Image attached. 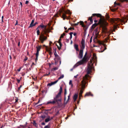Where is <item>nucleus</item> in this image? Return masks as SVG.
<instances>
[{
  "label": "nucleus",
  "instance_id": "f257e3e1",
  "mask_svg": "<svg viewBox=\"0 0 128 128\" xmlns=\"http://www.w3.org/2000/svg\"><path fill=\"white\" fill-rule=\"evenodd\" d=\"M93 65L88 64L87 68L86 69L87 74L84 77L83 80L82 81V89L80 90V94H82L86 85L87 83L88 82L86 80H88V78L91 77L88 74H90L92 72V70L94 69Z\"/></svg>",
  "mask_w": 128,
  "mask_h": 128
},
{
  "label": "nucleus",
  "instance_id": "f03ea898",
  "mask_svg": "<svg viewBox=\"0 0 128 128\" xmlns=\"http://www.w3.org/2000/svg\"><path fill=\"white\" fill-rule=\"evenodd\" d=\"M40 27L42 28H44V29L43 30L42 33L40 34L39 38L40 40L39 42L43 43L47 39V37L44 35H46L48 31L46 28V26L43 25L42 24H41L40 25L38 26V28H40Z\"/></svg>",
  "mask_w": 128,
  "mask_h": 128
},
{
  "label": "nucleus",
  "instance_id": "7ed1b4c3",
  "mask_svg": "<svg viewBox=\"0 0 128 128\" xmlns=\"http://www.w3.org/2000/svg\"><path fill=\"white\" fill-rule=\"evenodd\" d=\"M127 20H128V16L123 18L122 19H120L118 18H115L113 20V21L115 24V26H116L118 25L117 24L119 22H123L125 24V23L127 22Z\"/></svg>",
  "mask_w": 128,
  "mask_h": 128
},
{
  "label": "nucleus",
  "instance_id": "20e7f679",
  "mask_svg": "<svg viewBox=\"0 0 128 128\" xmlns=\"http://www.w3.org/2000/svg\"><path fill=\"white\" fill-rule=\"evenodd\" d=\"M81 44H82L81 49L80 51L79 54L78 56V58L80 59L82 58L83 57V50L85 48V41L83 39H82L81 41Z\"/></svg>",
  "mask_w": 128,
  "mask_h": 128
},
{
  "label": "nucleus",
  "instance_id": "39448f33",
  "mask_svg": "<svg viewBox=\"0 0 128 128\" xmlns=\"http://www.w3.org/2000/svg\"><path fill=\"white\" fill-rule=\"evenodd\" d=\"M61 94L58 93L56 96V97L54 98V100L57 102L58 104V102H61Z\"/></svg>",
  "mask_w": 128,
  "mask_h": 128
},
{
  "label": "nucleus",
  "instance_id": "423d86ee",
  "mask_svg": "<svg viewBox=\"0 0 128 128\" xmlns=\"http://www.w3.org/2000/svg\"><path fill=\"white\" fill-rule=\"evenodd\" d=\"M99 22L102 26L106 30V26H107L108 24L107 22L101 20V18H100V19L99 20Z\"/></svg>",
  "mask_w": 128,
  "mask_h": 128
},
{
  "label": "nucleus",
  "instance_id": "0eeeda50",
  "mask_svg": "<svg viewBox=\"0 0 128 128\" xmlns=\"http://www.w3.org/2000/svg\"><path fill=\"white\" fill-rule=\"evenodd\" d=\"M56 50V49L55 48L54 52V55L55 56L56 58H57V59L58 60V62H59L60 63L59 64H60L61 63V60L60 59V58L57 54Z\"/></svg>",
  "mask_w": 128,
  "mask_h": 128
},
{
  "label": "nucleus",
  "instance_id": "6e6552de",
  "mask_svg": "<svg viewBox=\"0 0 128 128\" xmlns=\"http://www.w3.org/2000/svg\"><path fill=\"white\" fill-rule=\"evenodd\" d=\"M80 25H82V27L84 28V29L86 30H87L88 28V26L90 24H88L87 25H84L82 21H80Z\"/></svg>",
  "mask_w": 128,
  "mask_h": 128
},
{
  "label": "nucleus",
  "instance_id": "1a4fd4ad",
  "mask_svg": "<svg viewBox=\"0 0 128 128\" xmlns=\"http://www.w3.org/2000/svg\"><path fill=\"white\" fill-rule=\"evenodd\" d=\"M58 81V80H57L54 82H51L50 83H49L48 84V86H52V85H53V84H56V83Z\"/></svg>",
  "mask_w": 128,
  "mask_h": 128
},
{
  "label": "nucleus",
  "instance_id": "9d476101",
  "mask_svg": "<svg viewBox=\"0 0 128 128\" xmlns=\"http://www.w3.org/2000/svg\"><path fill=\"white\" fill-rule=\"evenodd\" d=\"M71 94L70 93L69 94V95H68V98L67 100L66 101H65H65L64 100V104H66L68 103V101L70 99V97L71 96Z\"/></svg>",
  "mask_w": 128,
  "mask_h": 128
},
{
  "label": "nucleus",
  "instance_id": "9b49d317",
  "mask_svg": "<svg viewBox=\"0 0 128 128\" xmlns=\"http://www.w3.org/2000/svg\"><path fill=\"white\" fill-rule=\"evenodd\" d=\"M88 57H86L85 58H84V57H83L82 61L83 62L86 63L88 61Z\"/></svg>",
  "mask_w": 128,
  "mask_h": 128
},
{
  "label": "nucleus",
  "instance_id": "f8f14e48",
  "mask_svg": "<svg viewBox=\"0 0 128 128\" xmlns=\"http://www.w3.org/2000/svg\"><path fill=\"white\" fill-rule=\"evenodd\" d=\"M56 102L55 100H53L52 101H49L47 103V104H54Z\"/></svg>",
  "mask_w": 128,
  "mask_h": 128
},
{
  "label": "nucleus",
  "instance_id": "ddd939ff",
  "mask_svg": "<svg viewBox=\"0 0 128 128\" xmlns=\"http://www.w3.org/2000/svg\"><path fill=\"white\" fill-rule=\"evenodd\" d=\"M78 97V94H75L73 96V99L74 100V101H75L76 100Z\"/></svg>",
  "mask_w": 128,
  "mask_h": 128
},
{
  "label": "nucleus",
  "instance_id": "4468645a",
  "mask_svg": "<svg viewBox=\"0 0 128 128\" xmlns=\"http://www.w3.org/2000/svg\"><path fill=\"white\" fill-rule=\"evenodd\" d=\"M39 52L38 51H36V54H35L36 55V58H35V62H36L37 61V60L38 59V55L39 54Z\"/></svg>",
  "mask_w": 128,
  "mask_h": 128
},
{
  "label": "nucleus",
  "instance_id": "2eb2a0df",
  "mask_svg": "<svg viewBox=\"0 0 128 128\" xmlns=\"http://www.w3.org/2000/svg\"><path fill=\"white\" fill-rule=\"evenodd\" d=\"M93 96V94H92L90 92L88 93H86L84 95V97H85L86 96Z\"/></svg>",
  "mask_w": 128,
  "mask_h": 128
},
{
  "label": "nucleus",
  "instance_id": "dca6fc26",
  "mask_svg": "<svg viewBox=\"0 0 128 128\" xmlns=\"http://www.w3.org/2000/svg\"><path fill=\"white\" fill-rule=\"evenodd\" d=\"M78 45L76 44H75L74 45V47L77 51H79V50L78 48Z\"/></svg>",
  "mask_w": 128,
  "mask_h": 128
},
{
  "label": "nucleus",
  "instance_id": "f3484780",
  "mask_svg": "<svg viewBox=\"0 0 128 128\" xmlns=\"http://www.w3.org/2000/svg\"><path fill=\"white\" fill-rule=\"evenodd\" d=\"M34 19L32 20L30 25V26L28 27V28H32V25L34 24Z\"/></svg>",
  "mask_w": 128,
  "mask_h": 128
},
{
  "label": "nucleus",
  "instance_id": "a211bd4d",
  "mask_svg": "<svg viewBox=\"0 0 128 128\" xmlns=\"http://www.w3.org/2000/svg\"><path fill=\"white\" fill-rule=\"evenodd\" d=\"M64 100H66V95L67 94V91H66V88L64 89Z\"/></svg>",
  "mask_w": 128,
  "mask_h": 128
},
{
  "label": "nucleus",
  "instance_id": "6ab92c4d",
  "mask_svg": "<svg viewBox=\"0 0 128 128\" xmlns=\"http://www.w3.org/2000/svg\"><path fill=\"white\" fill-rule=\"evenodd\" d=\"M92 16H96L98 17H100L101 16V14H92Z\"/></svg>",
  "mask_w": 128,
  "mask_h": 128
},
{
  "label": "nucleus",
  "instance_id": "aec40b11",
  "mask_svg": "<svg viewBox=\"0 0 128 128\" xmlns=\"http://www.w3.org/2000/svg\"><path fill=\"white\" fill-rule=\"evenodd\" d=\"M50 120H51V119H50V117L49 116L47 118L45 119V122H47Z\"/></svg>",
  "mask_w": 128,
  "mask_h": 128
},
{
  "label": "nucleus",
  "instance_id": "412c9836",
  "mask_svg": "<svg viewBox=\"0 0 128 128\" xmlns=\"http://www.w3.org/2000/svg\"><path fill=\"white\" fill-rule=\"evenodd\" d=\"M94 32H95V34L96 35H98L99 33L98 28H97L94 30Z\"/></svg>",
  "mask_w": 128,
  "mask_h": 128
},
{
  "label": "nucleus",
  "instance_id": "4be33fe9",
  "mask_svg": "<svg viewBox=\"0 0 128 128\" xmlns=\"http://www.w3.org/2000/svg\"><path fill=\"white\" fill-rule=\"evenodd\" d=\"M77 65V64H75L73 66V68L70 69V71H72L74 69L76 68L77 66H78L79 65H80V64H78V65Z\"/></svg>",
  "mask_w": 128,
  "mask_h": 128
},
{
  "label": "nucleus",
  "instance_id": "5701e85b",
  "mask_svg": "<svg viewBox=\"0 0 128 128\" xmlns=\"http://www.w3.org/2000/svg\"><path fill=\"white\" fill-rule=\"evenodd\" d=\"M32 124L34 126L36 127H37L38 126L37 124L36 123V122L35 120H34L33 121V122L32 123Z\"/></svg>",
  "mask_w": 128,
  "mask_h": 128
},
{
  "label": "nucleus",
  "instance_id": "b1692460",
  "mask_svg": "<svg viewBox=\"0 0 128 128\" xmlns=\"http://www.w3.org/2000/svg\"><path fill=\"white\" fill-rule=\"evenodd\" d=\"M41 46H36V48H37V51L39 52L41 49Z\"/></svg>",
  "mask_w": 128,
  "mask_h": 128
},
{
  "label": "nucleus",
  "instance_id": "393cba45",
  "mask_svg": "<svg viewBox=\"0 0 128 128\" xmlns=\"http://www.w3.org/2000/svg\"><path fill=\"white\" fill-rule=\"evenodd\" d=\"M62 91V87L60 86V89L59 90V92L58 93L61 94Z\"/></svg>",
  "mask_w": 128,
  "mask_h": 128
},
{
  "label": "nucleus",
  "instance_id": "a878e982",
  "mask_svg": "<svg viewBox=\"0 0 128 128\" xmlns=\"http://www.w3.org/2000/svg\"><path fill=\"white\" fill-rule=\"evenodd\" d=\"M58 67H55V68H53L52 69V71L56 70H58Z\"/></svg>",
  "mask_w": 128,
  "mask_h": 128
},
{
  "label": "nucleus",
  "instance_id": "bb28decb",
  "mask_svg": "<svg viewBox=\"0 0 128 128\" xmlns=\"http://www.w3.org/2000/svg\"><path fill=\"white\" fill-rule=\"evenodd\" d=\"M64 77V74H62L61 76L58 78V80H59L60 79H61L63 78Z\"/></svg>",
  "mask_w": 128,
  "mask_h": 128
},
{
  "label": "nucleus",
  "instance_id": "cd10ccee",
  "mask_svg": "<svg viewBox=\"0 0 128 128\" xmlns=\"http://www.w3.org/2000/svg\"><path fill=\"white\" fill-rule=\"evenodd\" d=\"M97 24L96 23H95L93 24L92 25V27H94V28L95 27L97 26Z\"/></svg>",
  "mask_w": 128,
  "mask_h": 128
},
{
  "label": "nucleus",
  "instance_id": "c85d7f7f",
  "mask_svg": "<svg viewBox=\"0 0 128 128\" xmlns=\"http://www.w3.org/2000/svg\"><path fill=\"white\" fill-rule=\"evenodd\" d=\"M62 17L63 18V19L64 20L67 17L65 14H64L62 16Z\"/></svg>",
  "mask_w": 128,
  "mask_h": 128
},
{
  "label": "nucleus",
  "instance_id": "c756f323",
  "mask_svg": "<svg viewBox=\"0 0 128 128\" xmlns=\"http://www.w3.org/2000/svg\"><path fill=\"white\" fill-rule=\"evenodd\" d=\"M50 124H48V125L45 126L44 128H50Z\"/></svg>",
  "mask_w": 128,
  "mask_h": 128
},
{
  "label": "nucleus",
  "instance_id": "7c9ffc66",
  "mask_svg": "<svg viewBox=\"0 0 128 128\" xmlns=\"http://www.w3.org/2000/svg\"><path fill=\"white\" fill-rule=\"evenodd\" d=\"M76 64H83L82 63L81 61H80L78 62H77Z\"/></svg>",
  "mask_w": 128,
  "mask_h": 128
},
{
  "label": "nucleus",
  "instance_id": "2f4dec72",
  "mask_svg": "<svg viewBox=\"0 0 128 128\" xmlns=\"http://www.w3.org/2000/svg\"><path fill=\"white\" fill-rule=\"evenodd\" d=\"M15 102L14 103L16 104V102H18V98H16L15 99Z\"/></svg>",
  "mask_w": 128,
  "mask_h": 128
},
{
  "label": "nucleus",
  "instance_id": "473e14b6",
  "mask_svg": "<svg viewBox=\"0 0 128 128\" xmlns=\"http://www.w3.org/2000/svg\"><path fill=\"white\" fill-rule=\"evenodd\" d=\"M69 84L70 85H71L72 86V81L71 80H70V82H69Z\"/></svg>",
  "mask_w": 128,
  "mask_h": 128
},
{
  "label": "nucleus",
  "instance_id": "72a5a7b5",
  "mask_svg": "<svg viewBox=\"0 0 128 128\" xmlns=\"http://www.w3.org/2000/svg\"><path fill=\"white\" fill-rule=\"evenodd\" d=\"M79 23V22H78L77 23L74 24V26H78V24Z\"/></svg>",
  "mask_w": 128,
  "mask_h": 128
},
{
  "label": "nucleus",
  "instance_id": "f704fd0d",
  "mask_svg": "<svg viewBox=\"0 0 128 128\" xmlns=\"http://www.w3.org/2000/svg\"><path fill=\"white\" fill-rule=\"evenodd\" d=\"M56 46H57V48H58V50H60V49H61V47H59V46L58 45H57L56 44Z\"/></svg>",
  "mask_w": 128,
  "mask_h": 128
},
{
  "label": "nucleus",
  "instance_id": "c9c22d12",
  "mask_svg": "<svg viewBox=\"0 0 128 128\" xmlns=\"http://www.w3.org/2000/svg\"><path fill=\"white\" fill-rule=\"evenodd\" d=\"M41 117L43 119H44L46 118V116L44 115H42L41 116Z\"/></svg>",
  "mask_w": 128,
  "mask_h": 128
},
{
  "label": "nucleus",
  "instance_id": "e433bc0d",
  "mask_svg": "<svg viewBox=\"0 0 128 128\" xmlns=\"http://www.w3.org/2000/svg\"><path fill=\"white\" fill-rule=\"evenodd\" d=\"M23 66H21L20 67V68L17 70L18 72H20V70L22 68Z\"/></svg>",
  "mask_w": 128,
  "mask_h": 128
},
{
  "label": "nucleus",
  "instance_id": "4c0bfd02",
  "mask_svg": "<svg viewBox=\"0 0 128 128\" xmlns=\"http://www.w3.org/2000/svg\"><path fill=\"white\" fill-rule=\"evenodd\" d=\"M38 24V23L37 22H36L34 24L32 25V27L33 26H35L36 24Z\"/></svg>",
  "mask_w": 128,
  "mask_h": 128
},
{
  "label": "nucleus",
  "instance_id": "58836bf2",
  "mask_svg": "<svg viewBox=\"0 0 128 128\" xmlns=\"http://www.w3.org/2000/svg\"><path fill=\"white\" fill-rule=\"evenodd\" d=\"M94 28V27H92V26H91V28H90V30H91V31H92L93 30V29Z\"/></svg>",
  "mask_w": 128,
  "mask_h": 128
},
{
  "label": "nucleus",
  "instance_id": "ea45409f",
  "mask_svg": "<svg viewBox=\"0 0 128 128\" xmlns=\"http://www.w3.org/2000/svg\"><path fill=\"white\" fill-rule=\"evenodd\" d=\"M87 54V52H86L85 54L84 55V58H85L86 57H88L87 56H86Z\"/></svg>",
  "mask_w": 128,
  "mask_h": 128
},
{
  "label": "nucleus",
  "instance_id": "a19ab883",
  "mask_svg": "<svg viewBox=\"0 0 128 128\" xmlns=\"http://www.w3.org/2000/svg\"><path fill=\"white\" fill-rule=\"evenodd\" d=\"M50 74V72H49L48 74H44V76H48V75Z\"/></svg>",
  "mask_w": 128,
  "mask_h": 128
},
{
  "label": "nucleus",
  "instance_id": "79ce46f5",
  "mask_svg": "<svg viewBox=\"0 0 128 128\" xmlns=\"http://www.w3.org/2000/svg\"><path fill=\"white\" fill-rule=\"evenodd\" d=\"M58 42L59 44L60 47H61L62 46V44L61 42Z\"/></svg>",
  "mask_w": 128,
  "mask_h": 128
},
{
  "label": "nucleus",
  "instance_id": "37998d69",
  "mask_svg": "<svg viewBox=\"0 0 128 128\" xmlns=\"http://www.w3.org/2000/svg\"><path fill=\"white\" fill-rule=\"evenodd\" d=\"M20 7L21 8L22 6V3L21 2H20Z\"/></svg>",
  "mask_w": 128,
  "mask_h": 128
},
{
  "label": "nucleus",
  "instance_id": "c03bdc74",
  "mask_svg": "<svg viewBox=\"0 0 128 128\" xmlns=\"http://www.w3.org/2000/svg\"><path fill=\"white\" fill-rule=\"evenodd\" d=\"M92 16L90 17L89 18L88 20H92Z\"/></svg>",
  "mask_w": 128,
  "mask_h": 128
},
{
  "label": "nucleus",
  "instance_id": "a18cd8bd",
  "mask_svg": "<svg viewBox=\"0 0 128 128\" xmlns=\"http://www.w3.org/2000/svg\"><path fill=\"white\" fill-rule=\"evenodd\" d=\"M82 96V94H79V99L80 100V97Z\"/></svg>",
  "mask_w": 128,
  "mask_h": 128
},
{
  "label": "nucleus",
  "instance_id": "49530a36",
  "mask_svg": "<svg viewBox=\"0 0 128 128\" xmlns=\"http://www.w3.org/2000/svg\"><path fill=\"white\" fill-rule=\"evenodd\" d=\"M70 35V37L69 39L71 40V39L72 38V35Z\"/></svg>",
  "mask_w": 128,
  "mask_h": 128
},
{
  "label": "nucleus",
  "instance_id": "de8ad7c7",
  "mask_svg": "<svg viewBox=\"0 0 128 128\" xmlns=\"http://www.w3.org/2000/svg\"><path fill=\"white\" fill-rule=\"evenodd\" d=\"M72 29H73V30H74V28H68V30H72Z\"/></svg>",
  "mask_w": 128,
  "mask_h": 128
},
{
  "label": "nucleus",
  "instance_id": "09e8293b",
  "mask_svg": "<svg viewBox=\"0 0 128 128\" xmlns=\"http://www.w3.org/2000/svg\"><path fill=\"white\" fill-rule=\"evenodd\" d=\"M16 80L18 83H19L20 82V80H19L18 79H16Z\"/></svg>",
  "mask_w": 128,
  "mask_h": 128
},
{
  "label": "nucleus",
  "instance_id": "8fccbe9b",
  "mask_svg": "<svg viewBox=\"0 0 128 128\" xmlns=\"http://www.w3.org/2000/svg\"><path fill=\"white\" fill-rule=\"evenodd\" d=\"M117 4V3H116V2H114V7H116V6L117 5L116 4Z\"/></svg>",
  "mask_w": 128,
  "mask_h": 128
},
{
  "label": "nucleus",
  "instance_id": "3c124183",
  "mask_svg": "<svg viewBox=\"0 0 128 128\" xmlns=\"http://www.w3.org/2000/svg\"><path fill=\"white\" fill-rule=\"evenodd\" d=\"M92 36L90 38V42H91L92 41Z\"/></svg>",
  "mask_w": 128,
  "mask_h": 128
},
{
  "label": "nucleus",
  "instance_id": "603ef678",
  "mask_svg": "<svg viewBox=\"0 0 128 128\" xmlns=\"http://www.w3.org/2000/svg\"><path fill=\"white\" fill-rule=\"evenodd\" d=\"M22 85H20V87H19L18 88V90H20V88L21 87H22Z\"/></svg>",
  "mask_w": 128,
  "mask_h": 128
},
{
  "label": "nucleus",
  "instance_id": "864d4df0",
  "mask_svg": "<svg viewBox=\"0 0 128 128\" xmlns=\"http://www.w3.org/2000/svg\"><path fill=\"white\" fill-rule=\"evenodd\" d=\"M69 39H66V42H68H68H69Z\"/></svg>",
  "mask_w": 128,
  "mask_h": 128
},
{
  "label": "nucleus",
  "instance_id": "5fc2aeb1",
  "mask_svg": "<svg viewBox=\"0 0 128 128\" xmlns=\"http://www.w3.org/2000/svg\"><path fill=\"white\" fill-rule=\"evenodd\" d=\"M86 30H87L84 29V34H86Z\"/></svg>",
  "mask_w": 128,
  "mask_h": 128
},
{
  "label": "nucleus",
  "instance_id": "6e6d98bb",
  "mask_svg": "<svg viewBox=\"0 0 128 128\" xmlns=\"http://www.w3.org/2000/svg\"><path fill=\"white\" fill-rule=\"evenodd\" d=\"M29 2L28 1V0H26V2H25V4H28V2Z\"/></svg>",
  "mask_w": 128,
  "mask_h": 128
},
{
  "label": "nucleus",
  "instance_id": "4d7b16f0",
  "mask_svg": "<svg viewBox=\"0 0 128 128\" xmlns=\"http://www.w3.org/2000/svg\"><path fill=\"white\" fill-rule=\"evenodd\" d=\"M117 10V9L114 8L113 9V10H112L113 11H116V10Z\"/></svg>",
  "mask_w": 128,
  "mask_h": 128
},
{
  "label": "nucleus",
  "instance_id": "13d9d810",
  "mask_svg": "<svg viewBox=\"0 0 128 128\" xmlns=\"http://www.w3.org/2000/svg\"><path fill=\"white\" fill-rule=\"evenodd\" d=\"M36 32L37 33H40V30L39 29H38V30H37Z\"/></svg>",
  "mask_w": 128,
  "mask_h": 128
},
{
  "label": "nucleus",
  "instance_id": "bf43d9fd",
  "mask_svg": "<svg viewBox=\"0 0 128 128\" xmlns=\"http://www.w3.org/2000/svg\"><path fill=\"white\" fill-rule=\"evenodd\" d=\"M90 20V22H91V24H92V22H93V20Z\"/></svg>",
  "mask_w": 128,
  "mask_h": 128
},
{
  "label": "nucleus",
  "instance_id": "052dcab7",
  "mask_svg": "<svg viewBox=\"0 0 128 128\" xmlns=\"http://www.w3.org/2000/svg\"><path fill=\"white\" fill-rule=\"evenodd\" d=\"M28 59V58H27V57H26L24 59V60L26 61V60Z\"/></svg>",
  "mask_w": 128,
  "mask_h": 128
},
{
  "label": "nucleus",
  "instance_id": "680f3d73",
  "mask_svg": "<svg viewBox=\"0 0 128 128\" xmlns=\"http://www.w3.org/2000/svg\"><path fill=\"white\" fill-rule=\"evenodd\" d=\"M64 36L62 34L61 35V36H60V38H64Z\"/></svg>",
  "mask_w": 128,
  "mask_h": 128
},
{
  "label": "nucleus",
  "instance_id": "e2e57ef3",
  "mask_svg": "<svg viewBox=\"0 0 128 128\" xmlns=\"http://www.w3.org/2000/svg\"><path fill=\"white\" fill-rule=\"evenodd\" d=\"M73 34V32H70L69 34L70 35H72V34Z\"/></svg>",
  "mask_w": 128,
  "mask_h": 128
},
{
  "label": "nucleus",
  "instance_id": "0e129e2a",
  "mask_svg": "<svg viewBox=\"0 0 128 128\" xmlns=\"http://www.w3.org/2000/svg\"><path fill=\"white\" fill-rule=\"evenodd\" d=\"M116 5L119 6H120V3H117Z\"/></svg>",
  "mask_w": 128,
  "mask_h": 128
},
{
  "label": "nucleus",
  "instance_id": "69168bd1",
  "mask_svg": "<svg viewBox=\"0 0 128 128\" xmlns=\"http://www.w3.org/2000/svg\"><path fill=\"white\" fill-rule=\"evenodd\" d=\"M42 125H45V124L44 122H42Z\"/></svg>",
  "mask_w": 128,
  "mask_h": 128
},
{
  "label": "nucleus",
  "instance_id": "338daca9",
  "mask_svg": "<svg viewBox=\"0 0 128 128\" xmlns=\"http://www.w3.org/2000/svg\"><path fill=\"white\" fill-rule=\"evenodd\" d=\"M73 34L74 36H76V33H74Z\"/></svg>",
  "mask_w": 128,
  "mask_h": 128
},
{
  "label": "nucleus",
  "instance_id": "774afa93",
  "mask_svg": "<svg viewBox=\"0 0 128 128\" xmlns=\"http://www.w3.org/2000/svg\"><path fill=\"white\" fill-rule=\"evenodd\" d=\"M78 75V74H77L75 76H74V77L76 78H77V76Z\"/></svg>",
  "mask_w": 128,
  "mask_h": 128
}]
</instances>
